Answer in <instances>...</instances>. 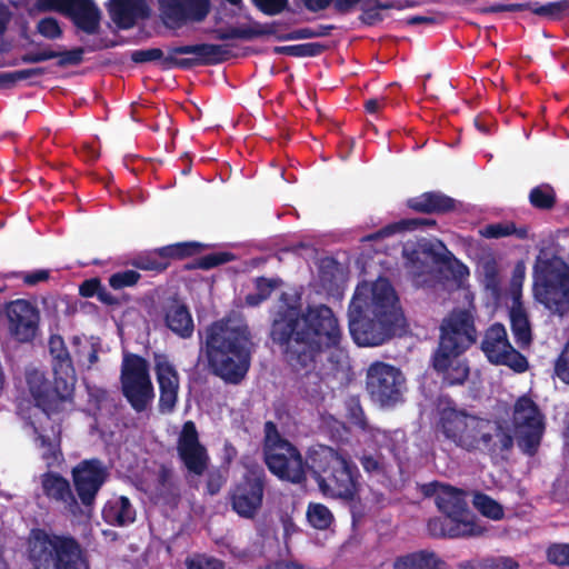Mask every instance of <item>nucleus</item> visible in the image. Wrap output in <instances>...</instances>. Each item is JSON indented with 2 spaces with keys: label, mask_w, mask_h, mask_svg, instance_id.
Segmentation results:
<instances>
[{
  "label": "nucleus",
  "mask_w": 569,
  "mask_h": 569,
  "mask_svg": "<svg viewBox=\"0 0 569 569\" xmlns=\"http://www.w3.org/2000/svg\"><path fill=\"white\" fill-rule=\"evenodd\" d=\"M347 418L351 425L360 429L361 431L369 430V423L365 415L363 408L360 403V399L357 396H350L346 400Z\"/></svg>",
  "instance_id": "09e8293b"
},
{
  "label": "nucleus",
  "mask_w": 569,
  "mask_h": 569,
  "mask_svg": "<svg viewBox=\"0 0 569 569\" xmlns=\"http://www.w3.org/2000/svg\"><path fill=\"white\" fill-rule=\"evenodd\" d=\"M107 9L111 20L119 29H131L138 19L149 17V8L146 2L132 0H109Z\"/></svg>",
  "instance_id": "c756f323"
},
{
  "label": "nucleus",
  "mask_w": 569,
  "mask_h": 569,
  "mask_svg": "<svg viewBox=\"0 0 569 569\" xmlns=\"http://www.w3.org/2000/svg\"><path fill=\"white\" fill-rule=\"evenodd\" d=\"M427 530L433 538L480 537L487 531L480 521H460L458 523L445 515L429 519Z\"/></svg>",
  "instance_id": "a878e982"
},
{
  "label": "nucleus",
  "mask_w": 569,
  "mask_h": 569,
  "mask_svg": "<svg viewBox=\"0 0 569 569\" xmlns=\"http://www.w3.org/2000/svg\"><path fill=\"white\" fill-rule=\"evenodd\" d=\"M177 452L186 469L196 476H202L209 466L207 448L200 442L196 423L191 420L182 425L177 441Z\"/></svg>",
  "instance_id": "aec40b11"
},
{
  "label": "nucleus",
  "mask_w": 569,
  "mask_h": 569,
  "mask_svg": "<svg viewBox=\"0 0 569 569\" xmlns=\"http://www.w3.org/2000/svg\"><path fill=\"white\" fill-rule=\"evenodd\" d=\"M470 415L471 413L467 412L465 409H459L456 405L449 402L447 406L438 409L436 431L440 433L445 440L456 445Z\"/></svg>",
  "instance_id": "cd10ccee"
},
{
  "label": "nucleus",
  "mask_w": 569,
  "mask_h": 569,
  "mask_svg": "<svg viewBox=\"0 0 569 569\" xmlns=\"http://www.w3.org/2000/svg\"><path fill=\"white\" fill-rule=\"evenodd\" d=\"M437 221L431 218H406L397 222L389 223L376 232L366 236L363 241H376L391 237L402 231H413L418 229L436 228Z\"/></svg>",
  "instance_id": "f704fd0d"
},
{
  "label": "nucleus",
  "mask_w": 569,
  "mask_h": 569,
  "mask_svg": "<svg viewBox=\"0 0 569 569\" xmlns=\"http://www.w3.org/2000/svg\"><path fill=\"white\" fill-rule=\"evenodd\" d=\"M441 351H435L432 356V367L441 376L442 385L447 387L461 386L469 377V366L466 360H461L462 353H448L446 359L439 362Z\"/></svg>",
  "instance_id": "c85d7f7f"
},
{
  "label": "nucleus",
  "mask_w": 569,
  "mask_h": 569,
  "mask_svg": "<svg viewBox=\"0 0 569 569\" xmlns=\"http://www.w3.org/2000/svg\"><path fill=\"white\" fill-rule=\"evenodd\" d=\"M154 372L159 386L158 410L160 413H171L178 402L180 377L172 362L163 353L154 355Z\"/></svg>",
  "instance_id": "4be33fe9"
},
{
  "label": "nucleus",
  "mask_w": 569,
  "mask_h": 569,
  "mask_svg": "<svg viewBox=\"0 0 569 569\" xmlns=\"http://www.w3.org/2000/svg\"><path fill=\"white\" fill-rule=\"evenodd\" d=\"M306 467L325 497L355 500L361 475L347 451L321 443L312 445L306 451Z\"/></svg>",
  "instance_id": "39448f33"
},
{
  "label": "nucleus",
  "mask_w": 569,
  "mask_h": 569,
  "mask_svg": "<svg viewBox=\"0 0 569 569\" xmlns=\"http://www.w3.org/2000/svg\"><path fill=\"white\" fill-rule=\"evenodd\" d=\"M277 283L274 280L259 277L256 279V289L266 300L271 296Z\"/></svg>",
  "instance_id": "338daca9"
},
{
  "label": "nucleus",
  "mask_w": 569,
  "mask_h": 569,
  "mask_svg": "<svg viewBox=\"0 0 569 569\" xmlns=\"http://www.w3.org/2000/svg\"><path fill=\"white\" fill-rule=\"evenodd\" d=\"M361 23L368 27L376 26L383 20V16L373 7L361 6V14L359 16Z\"/></svg>",
  "instance_id": "0e129e2a"
},
{
  "label": "nucleus",
  "mask_w": 569,
  "mask_h": 569,
  "mask_svg": "<svg viewBox=\"0 0 569 569\" xmlns=\"http://www.w3.org/2000/svg\"><path fill=\"white\" fill-rule=\"evenodd\" d=\"M102 518L111 526L124 527L136 520V509L128 497L119 496L107 501Z\"/></svg>",
  "instance_id": "72a5a7b5"
},
{
  "label": "nucleus",
  "mask_w": 569,
  "mask_h": 569,
  "mask_svg": "<svg viewBox=\"0 0 569 569\" xmlns=\"http://www.w3.org/2000/svg\"><path fill=\"white\" fill-rule=\"evenodd\" d=\"M140 279L141 274L137 270L126 269L112 273L108 278V283L113 290H122L134 287Z\"/></svg>",
  "instance_id": "603ef678"
},
{
  "label": "nucleus",
  "mask_w": 569,
  "mask_h": 569,
  "mask_svg": "<svg viewBox=\"0 0 569 569\" xmlns=\"http://www.w3.org/2000/svg\"><path fill=\"white\" fill-rule=\"evenodd\" d=\"M327 425L329 428V437L333 442L346 443L348 441L349 429L343 422L330 417Z\"/></svg>",
  "instance_id": "052dcab7"
},
{
  "label": "nucleus",
  "mask_w": 569,
  "mask_h": 569,
  "mask_svg": "<svg viewBox=\"0 0 569 569\" xmlns=\"http://www.w3.org/2000/svg\"><path fill=\"white\" fill-rule=\"evenodd\" d=\"M230 58V50L227 44L196 43L168 48L164 57L160 48L133 50L130 59L134 63H147L159 61L162 70L173 68L190 70L194 67L217 66Z\"/></svg>",
  "instance_id": "0eeeda50"
},
{
  "label": "nucleus",
  "mask_w": 569,
  "mask_h": 569,
  "mask_svg": "<svg viewBox=\"0 0 569 569\" xmlns=\"http://www.w3.org/2000/svg\"><path fill=\"white\" fill-rule=\"evenodd\" d=\"M306 516L309 525L318 530L329 529L335 520L330 509L320 502H310L307 507Z\"/></svg>",
  "instance_id": "c03bdc74"
},
{
  "label": "nucleus",
  "mask_w": 569,
  "mask_h": 569,
  "mask_svg": "<svg viewBox=\"0 0 569 569\" xmlns=\"http://www.w3.org/2000/svg\"><path fill=\"white\" fill-rule=\"evenodd\" d=\"M476 311L469 308H453L440 323L437 351H441L439 362L448 353H465L477 342Z\"/></svg>",
  "instance_id": "9d476101"
},
{
  "label": "nucleus",
  "mask_w": 569,
  "mask_h": 569,
  "mask_svg": "<svg viewBox=\"0 0 569 569\" xmlns=\"http://www.w3.org/2000/svg\"><path fill=\"white\" fill-rule=\"evenodd\" d=\"M349 331L360 347L386 343L403 320L399 298L387 278L366 281L356 287L348 307Z\"/></svg>",
  "instance_id": "7ed1b4c3"
},
{
  "label": "nucleus",
  "mask_w": 569,
  "mask_h": 569,
  "mask_svg": "<svg viewBox=\"0 0 569 569\" xmlns=\"http://www.w3.org/2000/svg\"><path fill=\"white\" fill-rule=\"evenodd\" d=\"M467 491L450 485L441 487L435 502L438 510L452 521H479L468 507Z\"/></svg>",
  "instance_id": "b1692460"
},
{
  "label": "nucleus",
  "mask_w": 569,
  "mask_h": 569,
  "mask_svg": "<svg viewBox=\"0 0 569 569\" xmlns=\"http://www.w3.org/2000/svg\"><path fill=\"white\" fill-rule=\"evenodd\" d=\"M263 432L262 453L269 471L295 485L305 482L308 470L299 449L279 432L271 420L264 422Z\"/></svg>",
  "instance_id": "6e6552de"
},
{
  "label": "nucleus",
  "mask_w": 569,
  "mask_h": 569,
  "mask_svg": "<svg viewBox=\"0 0 569 569\" xmlns=\"http://www.w3.org/2000/svg\"><path fill=\"white\" fill-rule=\"evenodd\" d=\"M84 48L77 47L71 50L58 51L57 66L64 68L68 66H79L83 61Z\"/></svg>",
  "instance_id": "13d9d810"
},
{
  "label": "nucleus",
  "mask_w": 569,
  "mask_h": 569,
  "mask_svg": "<svg viewBox=\"0 0 569 569\" xmlns=\"http://www.w3.org/2000/svg\"><path fill=\"white\" fill-rule=\"evenodd\" d=\"M210 248V244L200 241H181L161 247V254L167 258L169 266L171 261H180L189 258H197L203 251Z\"/></svg>",
  "instance_id": "e433bc0d"
},
{
  "label": "nucleus",
  "mask_w": 569,
  "mask_h": 569,
  "mask_svg": "<svg viewBox=\"0 0 569 569\" xmlns=\"http://www.w3.org/2000/svg\"><path fill=\"white\" fill-rule=\"evenodd\" d=\"M254 7L266 16H277L288 10V0H251Z\"/></svg>",
  "instance_id": "4d7b16f0"
},
{
  "label": "nucleus",
  "mask_w": 569,
  "mask_h": 569,
  "mask_svg": "<svg viewBox=\"0 0 569 569\" xmlns=\"http://www.w3.org/2000/svg\"><path fill=\"white\" fill-rule=\"evenodd\" d=\"M224 483L226 477L219 469H214L208 472L206 488L209 495H217Z\"/></svg>",
  "instance_id": "e2e57ef3"
},
{
  "label": "nucleus",
  "mask_w": 569,
  "mask_h": 569,
  "mask_svg": "<svg viewBox=\"0 0 569 569\" xmlns=\"http://www.w3.org/2000/svg\"><path fill=\"white\" fill-rule=\"evenodd\" d=\"M366 388L373 402L393 407L402 401L406 379L395 366L376 361L367 370Z\"/></svg>",
  "instance_id": "4468645a"
},
{
  "label": "nucleus",
  "mask_w": 569,
  "mask_h": 569,
  "mask_svg": "<svg viewBox=\"0 0 569 569\" xmlns=\"http://www.w3.org/2000/svg\"><path fill=\"white\" fill-rule=\"evenodd\" d=\"M479 234L487 239L516 236L518 239L523 240L528 237V228L525 226L518 228L512 221L489 223L479 230Z\"/></svg>",
  "instance_id": "4c0bfd02"
},
{
  "label": "nucleus",
  "mask_w": 569,
  "mask_h": 569,
  "mask_svg": "<svg viewBox=\"0 0 569 569\" xmlns=\"http://www.w3.org/2000/svg\"><path fill=\"white\" fill-rule=\"evenodd\" d=\"M158 483L163 489H171L172 487V470L164 465L159 468Z\"/></svg>",
  "instance_id": "774afa93"
},
{
  "label": "nucleus",
  "mask_w": 569,
  "mask_h": 569,
  "mask_svg": "<svg viewBox=\"0 0 569 569\" xmlns=\"http://www.w3.org/2000/svg\"><path fill=\"white\" fill-rule=\"evenodd\" d=\"M101 286V280L97 277L86 279L79 286V295L83 298H92L94 296L97 297Z\"/></svg>",
  "instance_id": "69168bd1"
},
{
  "label": "nucleus",
  "mask_w": 569,
  "mask_h": 569,
  "mask_svg": "<svg viewBox=\"0 0 569 569\" xmlns=\"http://www.w3.org/2000/svg\"><path fill=\"white\" fill-rule=\"evenodd\" d=\"M269 338L282 362L299 378L300 393L311 402L323 399L322 377L317 371L323 356L339 347L342 332L332 309L326 305L281 307L270 323Z\"/></svg>",
  "instance_id": "f257e3e1"
},
{
  "label": "nucleus",
  "mask_w": 569,
  "mask_h": 569,
  "mask_svg": "<svg viewBox=\"0 0 569 569\" xmlns=\"http://www.w3.org/2000/svg\"><path fill=\"white\" fill-rule=\"evenodd\" d=\"M363 471L369 476L383 477L388 473L389 463L386 457L379 452H363L359 457Z\"/></svg>",
  "instance_id": "49530a36"
},
{
  "label": "nucleus",
  "mask_w": 569,
  "mask_h": 569,
  "mask_svg": "<svg viewBox=\"0 0 569 569\" xmlns=\"http://www.w3.org/2000/svg\"><path fill=\"white\" fill-rule=\"evenodd\" d=\"M547 558L549 562L566 566L569 565V543H556L548 548Z\"/></svg>",
  "instance_id": "bf43d9fd"
},
{
  "label": "nucleus",
  "mask_w": 569,
  "mask_h": 569,
  "mask_svg": "<svg viewBox=\"0 0 569 569\" xmlns=\"http://www.w3.org/2000/svg\"><path fill=\"white\" fill-rule=\"evenodd\" d=\"M532 208L541 211H550L557 204V193L549 183H541L533 187L528 196Z\"/></svg>",
  "instance_id": "a19ab883"
},
{
  "label": "nucleus",
  "mask_w": 569,
  "mask_h": 569,
  "mask_svg": "<svg viewBox=\"0 0 569 569\" xmlns=\"http://www.w3.org/2000/svg\"><path fill=\"white\" fill-rule=\"evenodd\" d=\"M392 569H448V565L435 551L421 549L397 556Z\"/></svg>",
  "instance_id": "473e14b6"
},
{
  "label": "nucleus",
  "mask_w": 569,
  "mask_h": 569,
  "mask_svg": "<svg viewBox=\"0 0 569 569\" xmlns=\"http://www.w3.org/2000/svg\"><path fill=\"white\" fill-rule=\"evenodd\" d=\"M234 259V253L229 251L211 252L204 256H198L191 262L187 263L184 269L189 271L196 269L210 270L224 263L231 262Z\"/></svg>",
  "instance_id": "79ce46f5"
},
{
  "label": "nucleus",
  "mask_w": 569,
  "mask_h": 569,
  "mask_svg": "<svg viewBox=\"0 0 569 569\" xmlns=\"http://www.w3.org/2000/svg\"><path fill=\"white\" fill-rule=\"evenodd\" d=\"M509 320L511 332L518 347L521 349L528 348L532 342V329L519 290H513V299L509 308Z\"/></svg>",
  "instance_id": "7c9ffc66"
},
{
  "label": "nucleus",
  "mask_w": 569,
  "mask_h": 569,
  "mask_svg": "<svg viewBox=\"0 0 569 569\" xmlns=\"http://www.w3.org/2000/svg\"><path fill=\"white\" fill-rule=\"evenodd\" d=\"M46 72L47 69L43 67L0 72V89L12 88L18 81L23 80H27L30 86H36L39 83L38 78L43 76Z\"/></svg>",
  "instance_id": "ea45409f"
},
{
  "label": "nucleus",
  "mask_w": 569,
  "mask_h": 569,
  "mask_svg": "<svg viewBox=\"0 0 569 569\" xmlns=\"http://www.w3.org/2000/svg\"><path fill=\"white\" fill-rule=\"evenodd\" d=\"M8 329L18 342H32L40 328V310L27 299H17L6 305Z\"/></svg>",
  "instance_id": "6ab92c4d"
},
{
  "label": "nucleus",
  "mask_w": 569,
  "mask_h": 569,
  "mask_svg": "<svg viewBox=\"0 0 569 569\" xmlns=\"http://www.w3.org/2000/svg\"><path fill=\"white\" fill-rule=\"evenodd\" d=\"M406 206L418 213L446 214L457 210L458 201L441 191H426L407 199Z\"/></svg>",
  "instance_id": "bb28decb"
},
{
  "label": "nucleus",
  "mask_w": 569,
  "mask_h": 569,
  "mask_svg": "<svg viewBox=\"0 0 569 569\" xmlns=\"http://www.w3.org/2000/svg\"><path fill=\"white\" fill-rule=\"evenodd\" d=\"M455 446L468 452L505 457L513 447V437L499 422L470 415Z\"/></svg>",
  "instance_id": "1a4fd4ad"
},
{
  "label": "nucleus",
  "mask_w": 569,
  "mask_h": 569,
  "mask_svg": "<svg viewBox=\"0 0 569 569\" xmlns=\"http://www.w3.org/2000/svg\"><path fill=\"white\" fill-rule=\"evenodd\" d=\"M160 16L169 28H179L188 21L201 22L210 12L209 0H158Z\"/></svg>",
  "instance_id": "412c9836"
},
{
  "label": "nucleus",
  "mask_w": 569,
  "mask_h": 569,
  "mask_svg": "<svg viewBox=\"0 0 569 569\" xmlns=\"http://www.w3.org/2000/svg\"><path fill=\"white\" fill-rule=\"evenodd\" d=\"M14 276L22 280V282L29 287L37 286L40 282L48 281L50 278V271L47 269H37L33 271H20Z\"/></svg>",
  "instance_id": "680f3d73"
},
{
  "label": "nucleus",
  "mask_w": 569,
  "mask_h": 569,
  "mask_svg": "<svg viewBox=\"0 0 569 569\" xmlns=\"http://www.w3.org/2000/svg\"><path fill=\"white\" fill-rule=\"evenodd\" d=\"M120 382L122 395L131 408L136 412L146 411L154 398L148 361L139 355H126L121 366Z\"/></svg>",
  "instance_id": "9b49d317"
},
{
  "label": "nucleus",
  "mask_w": 569,
  "mask_h": 569,
  "mask_svg": "<svg viewBox=\"0 0 569 569\" xmlns=\"http://www.w3.org/2000/svg\"><path fill=\"white\" fill-rule=\"evenodd\" d=\"M480 349L492 365L509 367L518 373L529 368L527 358L513 348L506 327L500 322H495L486 329Z\"/></svg>",
  "instance_id": "dca6fc26"
},
{
  "label": "nucleus",
  "mask_w": 569,
  "mask_h": 569,
  "mask_svg": "<svg viewBox=\"0 0 569 569\" xmlns=\"http://www.w3.org/2000/svg\"><path fill=\"white\" fill-rule=\"evenodd\" d=\"M187 569H224L223 560L204 553H197L186 559Z\"/></svg>",
  "instance_id": "864d4df0"
},
{
  "label": "nucleus",
  "mask_w": 569,
  "mask_h": 569,
  "mask_svg": "<svg viewBox=\"0 0 569 569\" xmlns=\"http://www.w3.org/2000/svg\"><path fill=\"white\" fill-rule=\"evenodd\" d=\"M535 298L550 312L563 317L569 313V268H556L545 261L533 284Z\"/></svg>",
  "instance_id": "f8f14e48"
},
{
  "label": "nucleus",
  "mask_w": 569,
  "mask_h": 569,
  "mask_svg": "<svg viewBox=\"0 0 569 569\" xmlns=\"http://www.w3.org/2000/svg\"><path fill=\"white\" fill-rule=\"evenodd\" d=\"M27 553L33 569H89L83 548L71 535L32 528L27 539Z\"/></svg>",
  "instance_id": "423d86ee"
},
{
  "label": "nucleus",
  "mask_w": 569,
  "mask_h": 569,
  "mask_svg": "<svg viewBox=\"0 0 569 569\" xmlns=\"http://www.w3.org/2000/svg\"><path fill=\"white\" fill-rule=\"evenodd\" d=\"M34 9L39 12H58L88 36L98 34L101 28V11L93 0H36Z\"/></svg>",
  "instance_id": "2eb2a0df"
},
{
  "label": "nucleus",
  "mask_w": 569,
  "mask_h": 569,
  "mask_svg": "<svg viewBox=\"0 0 569 569\" xmlns=\"http://www.w3.org/2000/svg\"><path fill=\"white\" fill-rule=\"evenodd\" d=\"M252 340L247 327L214 321L206 329V357L212 375L227 383L239 385L247 376L252 357Z\"/></svg>",
  "instance_id": "20e7f679"
},
{
  "label": "nucleus",
  "mask_w": 569,
  "mask_h": 569,
  "mask_svg": "<svg viewBox=\"0 0 569 569\" xmlns=\"http://www.w3.org/2000/svg\"><path fill=\"white\" fill-rule=\"evenodd\" d=\"M442 262V254L431 243L418 244L407 253V268L413 277L427 274L433 266Z\"/></svg>",
  "instance_id": "2f4dec72"
},
{
  "label": "nucleus",
  "mask_w": 569,
  "mask_h": 569,
  "mask_svg": "<svg viewBox=\"0 0 569 569\" xmlns=\"http://www.w3.org/2000/svg\"><path fill=\"white\" fill-rule=\"evenodd\" d=\"M71 477L79 503L91 509L99 491L109 478V471L102 460L91 458L81 460L74 466Z\"/></svg>",
  "instance_id": "f3484780"
},
{
  "label": "nucleus",
  "mask_w": 569,
  "mask_h": 569,
  "mask_svg": "<svg viewBox=\"0 0 569 569\" xmlns=\"http://www.w3.org/2000/svg\"><path fill=\"white\" fill-rule=\"evenodd\" d=\"M362 0H301L309 12H319L328 9L331 4L339 14H347L356 9Z\"/></svg>",
  "instance_id": "37998d69"
},
{
  "label": "nucleus",
  "mask_w": 569,
  "mask_h": 569,
  "mask_svg": "<svg viewBox=\"0 0 569 569\" xmlns=\"http://www.w3.org/2000/svg\"><path fill=\"white\" fill-rule=\"evenodd\" d=\"M553 376L566 385H569V340L555 360Z\"/></svg>",
  "instance_id": "5fc2aeb1"
},
{
  "label": "nucleus",
  "mask_w": 569,
  "mask_h": 569,
  "mask_svg": "<svg viewBox=\"0 0 569 569\" xmlns=\"http://www.w3.org/2000/svg\"><path fill=\"white\" fill-rule=\"evenodd\" d=\"M164 326L178 338L190 339L194 322L188 306L177 298H170L161 308Z\"/></svg>",
  "instance_id": "393cba45"
},
{
  "label": "nucleus",
  "mask_w": 569,
  "mask_h": 569,
  "mask_svg": "<svg viewBox=\"0 0 569 569\" xmlns=\"http://www.w3.org/2000/svg\"><path fill=\"white\" fill-rule=\"evenodd\" d=\"M473 506L482 516L492 520H500L505 516L502 506L490 496L482 492L475 495Z\"/></svg>",
  "instance_id": "de8ad7c7"
},
{
  "label": "nucleus",
  "mask_w": 569,
  "mask_h": 569,
  "mask_svg": "<svg viewBox=\"0 0 569 569\" xmlns=\"http://www.w3.org/2000/svg\"><path fill=\"white\" fill-rule=\"evenodd\" d=\"M465 569H519V563L511 557H489L469 562Z\"/></svg>",
  "instance_id": "8fccbe9b"
},
{
  "label": "nucleus",
  "mask_w": 569,
  "mask_h": 569,
  "mask_svg": "<svg viewBox=\"0 0 569 569\" xmlns=\"http://www.w3.org/2000/svg\"><path fill=\"white\" fill-rule=\"evenodd\" d=\"M264 487V470L248 469L231 493L232 509L242 518H254L262 506Z\"/></svg>",
  "instance_id": "a211bd4d"
},
{
  "label": "nucleus",
  "mask_w": 569,
  "mask_h": 569,
  "mask_svg": "<svg viewBox=\"0 0 569 569\" xmlns=\"http://www.w3.org/2000/svg\"><path fill=\"white\" fill-rule=\"evenodd\" d=\"M161 251L160 247L138 254L131 260V266L138 270L161 273L169 268V262L167 261V258L162 257L160 253Z\"/></svg>",
  "instance_id": "58836bf2"
},
{
  "label": "nucleus",
  "mask_w": 569,
  "mask_h": 569,
  "mask_svg": "<svg viewBox=\"0 0 569 569\" xmlns=\"http://www.w3.org/2000/svg\"><path fill=\"white\" fill-rule=\"evenodd\" d=\"M49 351L52 357L53 382L37 369L27 372L29 391L36 406L41 409V418L31 422L36 442L42 449L41 458L48 468L59 466L63 460L61 451V426L51 420L50 413L60 412L63 403L72 399L76 370L71 356L59 335L49 339Z\"/></svg>",
  "instance_id": "f03ea898"
},
{
  "label": "nucleus",
  "mask_w": 569,
  "mask_h": 569,
  "mask_svg": "<svg viewBox=\"0 0 569 569\" xmlns=\"http://www.w3.org/2000/svg\"><path fill=\"white\" fill-rule=\"evenodd\" d=\"M326 50V46L319 42H307L300 44H290L274 47L273 52L289 57H317Z\"/></svg>",
  "instance_id": "a18cd8bd"
},
{
  "label": "nucleus",
  "mask_w": 569,
  "mask_h": 569,
  "mask_svg": "<svg viewBox=\"0 0 569 569\" xmlns=\"http://www.w3.org/2000/svg\"><path fill=\"white\" fill-rule=\"evenodd\" d=\"M41 489L44 497L72 515L80 513V503L72 491L70 481L59 472L47 471L41 475Z\"/></svg>",
  "instance_id": "5701e85b"
},
{
  "label": "nucleus",
  "mask_w": 569,
  "mask_h": 569,
  "mask_svg": "<svg viewBox=\"0 0 569 569\" xmlns=\"http://www.w3.org/2000/svg\"><path fill=\"white\" fill-rule=\"evenodd\" d=\"M569 10V0H559L555 2H548L540 4L535 2L532 13L539 17H547L552 20H558L565 12Z\"/></svg>",
  "instance_id": "3c124183"
},
{
  "label": "nucleus",
  "mask_w": 569,
  "mask_h": 569,
  "mask_svg": "<svg viewBox=\"0 0 569 569\" xmlns=\"http://www.w3.org/2000/svg\"><path fill=\"white\" fill-rule=\"evenodd\" d=\"M518 435V446L523 453L535 456L540 446L545 421L538 405L527 395L519 397L511 417Z\"/></svg>",
  "instance_id": "ddd939ff"
},
{
  "label": "nucleus",
  "mask_w": 569,
  "mask_h": 569,
  "mask_svg": "<svg viewBox=\"0 0 569 569\" xmlns=\"http://www.w3.org/2000/svg\"><path fill=\"white\" fill-rule=\"evenodd\" d=\"M38 32L50 40L58 39L62 36V29L59 21L53 17H46L37 24Z\"/></svg>",
  "instance_id": "6e6d98bb"
},
{
  "label": "nucleus",
  "mask_w": 569,
  "mask_h": 569,
  "mask_svg": "<svg viewBox=\"0 0 569 569\" xmlns=\"http://www.w3.org/2000/svg\"><path fill=\"white\" fill-rule=\"evenodd\" d=\"M276 23L261 26L256 23V27H230L228 29L213 30L214 39L226 41L231 39L252 40L263 36L276 33Z\"/></svg>",
  "instance_id": "c9c22d12"
}]
</instances>
